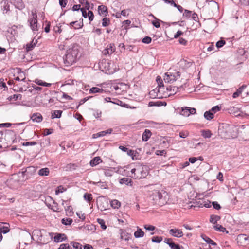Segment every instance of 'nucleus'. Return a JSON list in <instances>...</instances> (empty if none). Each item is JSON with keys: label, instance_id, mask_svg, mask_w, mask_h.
I'll list each match as a JSON object with an SVG mask.
<instances>
[{"label": "nucleus", "instance_id": "obj_1", "mask_svg": "<svg viewBox=\"0 0 249 249\" xmlns=\"http://www.w3.org/2000/svg\"><path fill=\"white\" fill-rule=\"evenodd\" d=\"M80 46L76 44L70 46L63 57L64 63L66 66L71 65L76 62L80 56Z\"/></svg>", "mask_w": 249, "mask_h": 249}, {"label": "nucleus", "instance_id": "obj_2", "mask_svg": "<svg viewBox=\"0 0 249 249\" xmlns=\"http://www.w3.org/2000/svg\"><path fill=\"white\" fill-rule=\"evenodd\" d=\"M167 196L166 191L154 189L150 195V198L153 201V204L161 206L167 203Z\"/></svg>", "mask_w": 249, "mask_h": 249}, {"label": "nucleus", "instance_id": "obj_3", "mask_svg": "<svg viewBox=\"0 0 249 249\" xmlns=\"http://www.w3.org/2000/svg\"><path fill=\"white\" fill-rule=\"evenodd\" d=\"M131 172L132 178L138 179L145 178L148 174L147 167L142 165L137 166L136 168L132 169Z\"/></svg>", "mask_w": 249, "mask_h": 249}, {"label": "nucleus", "instance_id": "obj_4", "mask_svg": "<svg viewBox=\"0 0 249 249\" xmlns=\"http://www.w3.org/2000/svg\"><path fill=\"white\" fill-rule=\"evenodd\" d=\"M6 184L10 188L15 189L19 185L18 177L17 174H13L6 181Z\"/></svg>", "mask_w": 249, "mask_h": 249}, {"label": "nucleus", "instance_id": "obj_5", "mask_svg": "<svg viewBox=\"0 0 249 249\" xmlns=\"http://www.w3.org/2000/svg\"><path fill=\"white\" fill-rule=\"evenodd\" d=\"M180 77V72L179 71L175 72L174 73H170L166 72L164 76V80L167 83H173L177 80Z\"/></svg>", "mask_w": 249, "mask_h": 249}, {"label": "nucleus", "instance_id": "obj_6", "mask_svg": "<svg viewBox=\"0 0 249 249\" xmlns=\"http://www.w3.org/2000/svg\"><path fill=\"white\" fill-rule=\"evenodd\" d=\"M32 18L28 19L30 26L33 31H37V16L36 12L32 11Z\"/></svg>", "mask_w": 249, "mask_h": 249}, {"label": "nucleus", "instance_id": "obj_7", "mask_svg": "<svg viewBox=\"0 0 249 249\" xmlns=\"http://www.w3.org/2000/svg\"><path fill=\"white\" fill-rule=\"evenodd\" d=\"M115 48L114 44H110L107 45L106 48L102 51V53L106 56L110 55L115 52Z\"/></svg>", "mask_w": 249, "mask_h": 249}, {"label": "nucleus", "instance_id": "obj_8", "mask_svg": "<svg viewBox=\"0 0 249 249\" xmlns=\"http://www.w3.org/2000/svg\"><path fill=\"white\" fill-rule=\"evenodd\" d=\"M169 232L172 236L177 238L181 237L183 235L182 231L178 229H170Z\"/></svg>", "mask_w": 249, "mask_h": 249}, {"label": "nucleus", "instance_id": "obj_9", "mask_svg": "<svg viewBox=\"0 0 249 249\" xmlns=\"http://www.w3.org/2000/svg\"><path fill=\"white\" fill-rule=\"evenodd\" d=\"M10 1L17 9L22 10L25 7V5L22 0H10Z\"/></svg>", "mask_w": 249, "mask_h": 249}, {"label": "nucleus", "instance_id": "obj_10", "mask_svg": "<svg viewBox=\"0 0 249 249\" xmlns=\"http://www.w3.org/2000/svg\"><path fill=\"white\" fill-rule=\"evenodd\" d=\"M31 119L35 122L40 123L43 120L41 114L39 113H35L31 116Z\"/></svg>", "mask_w": 249, "mask_h": 249}, {"label": "nucleus", "instance_id": "obj_11", "mask_svg": "<svg viewBox=\"0 0 249 249\" xmlns=\"http://www.w3.org/2000/svg\"><path fill=\"white\" fill-rule=\"evenodd\" d=\"M67 239V237L66 235L62 233H57L54 237V241L55 242H61L63 241L66 240Z\"/></svg>", "mask_w": 249, "mask_h": 249}, {"label": "nucleus", "instance_id": "obj_12", "mask_svg": "<svg viewBox=\"0 0 249 249\" xmlns=\"http://www.w3.org/2000/svg\"><path fill=\"white\" fill-rule=\"evenodd\" d=\"M98 13L100 15L107 16L108 14L107 8L105 5H100L98 7Z\"/></svg>", "mask_w": 249, "mask_h": 249}, {"label": "nucleus", "instance_id": "obj_13", "mask_svg": "<svg viewBox=\"0 0 249 249\" xmlns=\"http://www.w3.org/2000/svg\"><path fill=\"white\" fill-rule=\"evenodd\" d=\"M112 131V129H108L105 131H103L101 132H100L99 133H97L96 134H94L93 135V138H97L99 137H102L105 136L107 134H111Z\"/></svg>", "mask_w": 249, "mask_h": 249}, {"label": "nucleus", "instance_id": "obj_14", "mask_svg": "<svg viewBox=\"0 0 249 249\" xmlns=\"http://www.w3.org/2000/svg\"><path fill=\"white\" fill-rule=\"evenodd\" d=\"M152 133L150 130L145 129L142 135V140L146 142L150 138Z\"/></svg>", "mask_w": 249, "mask_h": 249}, {"label": "nucleus", "instance_id": "obj_15", "mask_svg": "<svg viewBox=\"0 0 249 249\" xmlns=\"http://www.w3.org/2000/svg\"><path fill=\"white\" fill-rule=\"evenodd\" d=\"M132 179L127 178H123L120 179L119 183L121 184H125L126 185L132 186Z\"/></svg>", "mask_w": 249, "mask_h": 249}, {"label": "nucleus", "instance_id": "obj_16", "mask_svg": "<svg viewBox=\"0 0 249 249\" xmlns=\"http://www.w3.org/2000/svg\"><path fill=\"white\" fill-rule=\"evenodd\" d=\"M131 235L125 231H122L121 232V239L122 240H124L125 241H128L131 238Z\"/></svg>", "mask_w": 249, "mask_h": 249}, {"label": "nucleus", "instance_id": "obj_17", "mask_svg": "<svg viewBox=\"0 0 249 249\" xmlns=\"http://www.w3.org/2000/svg\"><path fill=\"white\" fill-rule=\"evenodd\" d=\"M5 225H0V230L1 233L6 234L8 233L9 231V225L8 223H5Z\"/></svg>", "mask_w": 249, "mask_h": 249}, {"label": "nucleus", "instance_id": "obj_18", "mask_svg": "<svg viewBox=\"0 0 249 249\" xmlns=\"http://www.w3.org/2000/svg\"><path fill=\"white\" fill-rule=\"evenodd\" d=\"M102 162V160L100 158V157H96L94 158L90 162V164L91 166H94L98 164H99L100 162Z\"/></svg>", "mask_w": 249, "mask_h": 249}, {"label": "nucleus", "instance_id": "obj_19", "mask_svg": "<svg viewBox=\"0 0 249 249\" xmlns=\"http://www.w3.org/2000/svg\"><path fill=\"white\" fill-rule=\"evenodd\" d=\"M134 235L135 238H141L143 237L144 233L141 228L137 227V230L134 232Z\"/></svg>", "mask_w": 249, "mask_h": 249}, {"label": "nucleus", "instance_id": "obj_20", "mask_svg": "<svg viewBox=\"0 0 249 249\" xmlns=\"http://www.w3.org/2000/svg\"><path fill=\"white\" fill-rule=\"evenodd\" d=\"M50 170L48 168H43L38 171V174L41 176H48L49 174Z\"/></svg>", "mask_w": 249, "mask_h": 249}, {"label": "nucleus", "instance_id": "obj_21", "mask_svg": "<svg viewBox=\"0 0 249 249\" xmlns=\"http://www.w3.org/2000/svg\"><path fill=\"white\" fill-rule=\"evenodd\" d=\"M35 83L37 84L38 85L44 86V87H50L51 86V83H47L45 82H43L42 80L38 79H36L34 81Z\"/></svg>", "mask_w": 249, "mask_h": 249}, {"label": "nucleus", "instance_id": "obj_22", "mask_svg": "<svg viewBox=\"0 0 249 249\" xmlns=\"http://www.w3.org/2000/svg\"><path fill=\"white\" fill-rule=\"evenodd\" d=\"M206 2L208 3V4L214 10H217L218 9V4L215 1L212 0H206Z\"/></svg>", "mask_w": 249, "mask_h": 249}, {"label": "nucleus", "instance_id": "obj_23", "mask_svg": "<svg viewBox=\"0 0 249 249\" xmlns=\"http://www.w3.org/2000/svg\"><path fill=\"white\" fill-rule=\"evenodd\" d=\"M246 87L245 85H242L240 87L237 91L233 94L232 97L233 98L238 97L242 92L244 89Z\"/></svg>", "mask_w": 249, "mask_h": 249}, {"label": "nucleus", "instance_id": "obj_24", "mask_svg": "<svg viewBox=\"0 0 249 249\" xmlns=\"http://www.w3.org/2000/svg\"><path fill=\"white\" fill-rule=\"evenodd\" d=\"M232 126L229 125V124H225L222 126V128L219 129V131L220 133H222L223 131L225 130V133H227L229 132V131L232 128Z\"/></svg>", "mask_w": 249, "mask_h": 249}, {"label": "nucleus", "instance_id": "obj_25", "mask_svg": "<svg viewBox=\"0 0 249 249\" xmlns=\"http://www.w3.org/2000/svg\"><path fill=\"white\" fill-rule=\"evenodd\" d=\"M37 43V40H36L35 42L34 39L32 40V42L30 43H28L26 45V51L29 52L33 50V49L35 47L36 44Z\"/></svg>", "mask_w": 249, "mask_h": 249}, {"label": "nucleus", "instance_id": "obj_26", "mask_svg": "<svg viewBox=\"0 0 249 249\" xmlns=\"http://www.w3.org/2000/svg\"><path fill=\"white\" fill-rule=\"evenodd\" d=\"M1 4L2 5V9L3 11H5L7 13L9 10L10 5L7 0H2L1 1Z\"/></svg>", "mask_w": 249, "mask_h": 249}, {"label": "nucleus", "instance_id": "obj_27", "mask_svg": "<svg viewBox=\"0 0 249 249\" xmlns=\"http://www.w3.org/2000/svg\"><path fill=\"white\" fill-rule=\"evenodd\" d=\"M47 206L49 208L51 209V210H52L54 212H59L60 211L59 208L58 207V203L54 202V201H53V205L52 206H51L50 204V205H47Z\"/></svg>", "mask_w": 249, "mask_h": 249}, {"label": "nucleus", "instance_id": "obj_28", "mask_svg": "<svg viewBox=\"0 0 249 249\" xmlns=\"http://www.w3.org/2000/svg\"><path fill=\"white\" fill-rule=\"evenodd\" d=\"M104 91L102 89H100L98 87H92L89 90V93H103Z\"/></svg>", "mask_w": 249, "mask_h": 249}, {"label": "nucleus", "instance_id": "obj_29", "mask_svg": "<svg viewBox=\"0 0 249 249\" xmlns=\"http://www.w3.org/2000/svg\"><path fill=\"white\" fill-rule=\"evenodd\" d=\"M204 117L207 120H210L214 117V114L212 112L211 110H209L204 113Z\"/></svg>", "mask_w": 249, "mask_h": 249}, {"label": "nucleus", "instance_id": "obj_30", "mask_svg": "<svg viewBox=\"0 0 249 249\" xmlns=\"http://www.w3.org/2000/svg\"><path fill=\"white\" fill-rule=\"evenodd\" d=\"M110 205L114 209H118L121 206V203L116 199H114L110 202Z\"/></svg>", "mask_w": 249, "mask_h": 249}, {"label": "nucleus", "instance_id": "obj_31", "mask_svg": "<svg viewBox=\"0 0 249 249\" xmlns=\"http://www.w3.org/2000/svg\"><path fill=\"white\" fill-rule=\"evenodd\" d=\"M9 100L10 101H17L18 100H21L22 95L20 94H16L11 95L9 97Z\"/></svg>", "mask_w": 249, "mask_h": 249}, {"label": "nucleus", "instance_id": "obj_32", "mask_svg": "<svg viewBox=\"0 0 249 249\" xmlns=\"http://www.w3.org/2000/svg\"><path fill=\"white\" fill-rule=\"evenodd\" d=\"M62 111L61 110H55L53 113L52 114V118H60L61 116Z\"/></svg>", "mask_w": 249, "mask_h": 249}, {"label": "nucleus", "instance_id": "obj_33", "mask_svg": "<svg viewBox=\"0 0 249 249\" xmlns=\"http://www.w3.org/2000/svg\"><path fill=\"white\" fill-rule=\"evenodd\" d=\"M104 175L107 177H111L114 173V169L113 168H109L108 169L105 170L104 171Z\"/></svg>", "mask_w": 249, "mask_h": 249}, {"label": "nucleus", "instance_id": "obj_34", "mask_svg": "<svg viewBox=\"0 0 249 249\" xmlns=\"http://www.w3.org/2000/svg\"><path fill=\"white\" fill-rule=\"evenodd\" d=\"M220 219V216L218 215H212L211 216L210 221L213 223V224H215L217 223V222Z\"/></svg>", "mask_w": 249, "mask_h": 249}, {"label": "nucleus", "instance_id": "obj_35", "mask_svg": "<svg viewBox=\"0 0 249 249\" xmlns=\"http://www.w3.org/2000/svg\"><path fill=\"white\" fill-rule=\"evenodd\" d=\"M67 190V188L63 186L62 185L58 186L55 190V194L58 195L59 193H63L64 192L66 191Z\"/></svg>", "mask_w": 249, "mask_h": 249}, {"label": "nucleus", "instance_id": "obj_36", "mask_svg": "<svg viewBox=\"0 0 249 249\" xmlns=\"http://www.w3.org/2000/svg\"><path fill=\"white\" fill-rule=\"evenodd\" d=\"M189 110H188V107H182L180 114L184 116L188 117L189 116Z\"/></svg>", "mask_w": 249, "mask_h": 249}, {"label": "nucleus", "instance_id": "obj_37", "mask_svg": "<svg viewBox=\"0 0 249 249\" xmlns=\"http://www.w3.org/2000/svg\"><path fill=\"white\" fill-rule=\"evenodd\" d=\"M202 237L203 239H204V240L205 242H206L207 243H208L211 245H216L215 242H214L213 240H211L210 238H209L207 236L202 235Z\"/></svg>", "mask_w": 249, "mask_h": 249}, {"label": "nucleus", "instance_id": "obj_38", "mask_svg": "<svg viewBox=\"0 0 249 249\" xmlns=\"http://www.w3.org/2000/svg\"><path fill=\"white\" fill-rule=\"evenodd\" d=\"M17 73L19 75L21 81H24L26 79L25 73L19 68H17Z\"/></svg>", "mask_w": 249, "mask_h": 249}, {"label": "nucleus", "instance_id": "obj_39", "mask_svg": "<svg viewBox=\"0 0 249 249\" xmlns=\"http://www.w3.org/2000/svg\"><path fill=\"white\" fill-rule=\"evenodd\" d=\"M72 221V219L70 218H63L61 220L62 223L65 225H70Z\"/></svg>", "mask_w": 249, "mask_h": 249}, {"label": "nucleus", "instance_id": "obj_40", "mask_svg": "<svg viewBox=\"0 0 249 249\" xmlns=\"http://www.w3.org/2000/svg\"><path fill=\"white\" fill-rule=\"evenodd\" d=\"M214 229L218 231L225 232L226 231V229L225 228L223 227L222 225L216 224L213 226Z\"/></svg>", "mask_w": 249, "mask_h": 249}, {"label": "nucleus", "instance_id": "obj_41", "mask_svg": "<svg viewBox=\"0 0 249 249\" xmlns=\"http://www.w3.org/2000/svg\"><path fill=\"white\" fill-rule=\"evenodd\" d=\"M84 198L88 202H90L92 200V195L91 194L86 193L84 195Z\"/></svg>", "mask_w": 249, "mask_h": 249}, {"label": "nucleus", "instance_id": "obj_42", "mask_svg": "<svg viewBox=\"0 0 249 249\" xmlns=\"http://www.w3.org/2000/svg\"><path fill=\"white\" fill-rule=\"evenodd\" d=\"M110 24V20L109 18H104L102 19V26L103 27H107Z\"/></svg>", "mask_w": 249, "mask_h": 249}, {"label": "nucleus", "instance_id": "obj_43", "mask_svg": "<svg viewBox=\"0 0 249 249\" xmlns=\"http://www.w3.org/2000/svg\"><path fill=\"white\" fill-rule=\"evenodd\" d=\"M164 104L162 103V102L158 101V102H150L148 104L149 107H153V106H162Z\"/></svg>", "mask_w": 249, "mask_h": 249}, {"label": "nucleus", "instance_id": "obj_44", "mask_svg": "<svg viewBox=\"0 0 249 249\" xmlns=\"http://www.w3.org/2000/svg\"><path fill=\"white\" fill-rule=\"evenodd\" d=\"M53 31L56 33H61L62 31L60 23L57 24L53 27Z\"/></svg>", "mask_w": 249, "mask_h": 249}, {"label": "nucleus", "instance_id": "obj_45", "mask_svg": "<svg viewBox=\"0 0 249 249\" xmlns=\"http://www.w3.org/2000/svg\"><path fill=\"white\" fill-rule=\"evenodd\" d=\"M212 134L210 130H203L202 131V136L205 138H210Z\"/></svg>", "mask_w": 249, "mask_h": 249}, {"label": "nucleus", "instance_id": "obj_46", "mask_svg": "<svg viewBox=\"0 0 249 249\" xmlns=\"http://www.w3.org/2000/svg\"><path fill=\"white\" fill-rule=\"evenodd\" d=\"M71 244L75 249H82V245L79 243L72 241L71 242Z\"/></svg>", "mask_w": 249, "mask_h": 249}, {"label": "nucleus", "instance_id": "obj_47", "mask_svg": "<svg viewBox=\"0 0 249 249\" xmlns=\"http://www.w3.org/2000/svg\"><path fill=\"white\" fill-rule=\"evenodd\" d=\"M58 249H71V247L68 243L61 244Z\"/></svg>", "mask_w": 249, "mask_h": 249}, {"label": "nucleus", "instance_id": "obj_48", "mask_svg": "<svg viewBox=\"0 0 249 249\" xmlns=\"http://www.w3.org/2000/svg\"><path fill=\"white\" fill-rule=\"evenodd\" d=\"M167 90H170V91H171V93H170V94H174V93H176L178 91V88L177 87H171L170 86L167 88Z\"/></svg>", "mask_w": 249, "mask_h": 249}, {"label": "nucleus", "instance_id": "obj_49", "mask_svg": "<svg viewBox=\"0 0 249 249\" xmlns=\"http://www.w3.org/2000/svg\"><path fill=\"white\" fill-rule=\"evenodd\" d=\"M168 245L171 249H181L179 245L175 243L174 242L168 243Z\"/></svg>", "mask_w": 249, "mask_h": 249}, {"label": "nucleus", "instance_id": "obj_50", "mask_svg": "<svg viewBox=\"0 0 249 249\" xmlns=\"http://www.w3.org/2000/svg\"><path fill=\"white\" fill-rule=\"evenodd\" d=\"M156 81L158 84V86L160 87V88H161V87H163V81H162V80L161 79V78L159 76H158L156 78Z\"/></svg>", "mask_w": 249, "mask_h": 249}, {"label": "nucleus", "instance_id": "obj_51", "mask_svg": "<svg viewBox=\"0 0 249 249\" xmlns=\"http://www.w3.org/2000/svg\"><path fill=\"white\" fill-rule=\"evenodd\" d=\"M98 223L101 225V228L105 230L107 228V226L105 225V222L103 219L98 218L97 219Z\"/></svg>", "mask_w": 249, "mask_h": 249}, {"label": "nucleus", "instance_id": "obj_52", "mask_svg": "<svg viewBox=\"0 0 249 249\" xmlns=\"http://www.w3.org/2000/svg\"><path fill=\"white\" fill-rule=\"evenodd\" d=\"M65 211L68 215L71 216L73 213L72 208L71 206H67L65 208Z\"/></svg>", "mask_w": 249, "mask_h": 249}, {"label": "nucleus", "instance_id": "obj_53", "mask_svg": "<svg viewBox=\"0 0 249 249\" xmlns=\"http://www.w3.org/2000/svg\"><path fill=\"white\" fill-rule=\"evenodd\" d=\"M162 240V237L160 236H154L152 238L153 242L160 243Z\"/></svg>", "mask_w": 249, "mask_h": 249}, {"label": "nucleus", "instance_id": "obj_54", "mask_svg": "<svg viewBox=\"0 0 249 249\" xmlns=\"http://www.w3.org/2000/svg\"><path fill=\"white\" fill-rule=\"evenodd\" d=\"M226 42L225 41L223 40H221L218 41H217L216 43V46L219 48L223 47L225 44Z\"/></svg>", "mask_w": 249, "mask_h": 249}, {"label": "nucleus", "instance_id": "obj_55", "mask_svg": "<svg viewBox=\"0 0 249 249\" xmlns=\"http://www.w3.org/2000/svg\"><path fill=\"white\" fill-rule=\"evenodd\" d=\"M144 229L148 231H153L155 229V227L151 225H144L143 226Z\"/></svg>", "mask_w": 249, "mask_h": 249}, {"label": "nucleus", "instance_id": "obj_56", "mask_svg": "<svg viewBox=\"0 0 249 249\" xmlns=\"http://www.w3.org/2000/svg\"><path fill=\"white\" fill-rule=\"evenodd\" d=\"M192 14V12L188 10H185L183 13V16L187 18H189Z\"/></svg>", "mask_w": 249, "mask_h": 249}, {"label": "nucleus", "instance_id": "obj_57", "mask_svg": "<svg viewBox=\"0 0 249 249\" xmlns=\"http://www.w3.org/2000/svg\"><path fill=\"white\" fill-rule=\"evenodd\" d=\"M32 87L33 88V89H29V91H30V92H32V91L34 90H37V91H41L42 90V88H41L40 87L36 86L35 85H33Z\"/></svg>", "mask_w": 249, "mask_h": 249}, {"label": "nucleus", "instance_id": "obj_58", "mask_svg": "<svg viewBox=\"0 0 249 249\" xmlns=\"http://www.w3.org/2000/svg\"><path fill=\"white\" fill-rule=\"evenodd\" d=\"M142 42L145 44H149L151 42V38L149 36H145L142 39Z\"/></svg>", "mask_w": 249, "mask_h": 249}, {"label": "nucleus", "instance_id": "obj_59", "mask_svg": "<svg viewBox=\"0 0 249 249\" xmlns=\"http://www.w3.org/2000/svg\"><path fill=\"white\" fill-rule=\"evenodd\" d=\"M76 214L78 216L79 218L82 220H84L85 219V216L84 213H82V212H76Z\"/></svg>", "mask_w": 249, "mask_h": 249}, {"label": "nucleus", "instance_id": "obj_60", "mask_svg": "<svg viewBox=\"0 0 249 249\" xmlns=\"http://www.w3.org/2000/svg\"><path fill=\"white\" fill-rule=\"evenodd\" d=\"M36 144V142H25L22 143V145L23 146H33Z\"/></svg>", "mask_w": 249, "mask_h": 249}, {"label": "nucleus", "instance_id": "obj_61", "mask_svg": "<svg viewBox=\"0 0 249 249\" xmlns=\"http://www.w3.org/2000/svg\"><path fill=\"white\" fill-rule=\"evenodd\" d=\"M89 17V19L90 21H91L93 20L94 18V15L92 11H89L88 13V16Z\"/></svg>", "mask_w": 249, "mask_h": 249}, {"label": "nucleus", "instance_id": "obj_62", "mask_svg": "<svg viewBox=\"0 0 249 249\" xmlns=\"http://www.w3.org/2000/svg\"><path fill=\"white\" fill-rule=\"evenodd\" d=\"M189 135V133L187 131L180 132L179 133V137L182 138H185Z\"/></svg>", "mask_w": 249, "mask_h": 249}, {"label": "nucleus", "instance_id": "obj_63", "mask_svg": "<svg viewBox=\"0 0 249 249\" xmlns=\"http://www.w3.org/2000/svg\"><path fill=\"white\" fill-rule=\"evenodd\" d=\"M59 4L62 7H65L68 2L67 0H59Z\"/></svg>", "mask_w": 249, "mask_h": 249}, {"label": "nucleus", "instance_id": "obj_64", "mask_svg": "<svg viewBox=\"0 0 249 249\" xmlns=\"http://www.w3.org/2000/svg\"><path fill=\"white\" fill-rule=\"evenodd\" d=\"M212 205L216 210H219L221 208L220 205L216 201L213 202L212 203Z\"/></svg>", "mask_w": 249, "mask_h": 249}]
</instances>
